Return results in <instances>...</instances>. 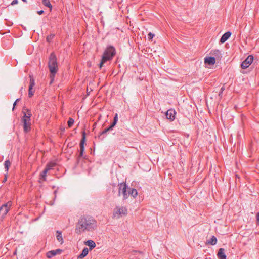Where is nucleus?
I'll return each instance as SVG.
<instances>
[{
	"label": "nucleus",
	"instance_id": "obj_12",
	"mask_svg": "<svg viewBox=\"0 0 259 259\" xmlns=\"http://www.w3.org/2000/svg\"><path fill=\"white\" fill-rule=\"evenodd\" d=\"M217 256L219 259H226L225 249L224 248H220L217 253Z\"/></svg>",
	"mask_w": 259,
	"mask_h": 259
},
{
	"label": "nucleus",
	"instance_id": "obj_34",
	"mask_svg": "<svg viewBox=\"0 0 259 259\" xmlns=\"http://www.w3.org/2000/svg\"><path fill=\"white\" fill-rule=\"evenodd\" d=\"M5 20L6 21V24L8 26H11L13 24V22L8 21L7 19H6Z\"/></svg>",
	"mask_w": 259,
	"mask_h": 259
},
{
	"label": "nucleus",
	"instance_id": "obj_19",
	"mask_svg": "<svg viewBox=\"0 0 259 259\" xmlns=\"http://www.w3.org/2000/svg\"><path fill=\"white\" fill-rule=\"evenodd\" d=\"M117 121H118V114H117V113H116L114 117V119H113V121L112 123L109 126L110 127V128H112L113 130V128L114 127V126L117 124Z\"/></svg>",
	"mask_w": 259,
	"mask_h": 259
},
{
	"label": "nucleus",
	"instance_id": "obj_40",
	"mask_svg": "<svg viewBox=\"0 0 259 259\" xmlns=\"http://www.w3.org/2000/svg\"><path fill=\"white\" fill-rule=\"evenodd\" d=\"M224 90V88L223 87H222L221 88V90H220V92L219 93V95L220 96L221 94L222 93L223 91Z\"/></svg>",
	"mask_w": 259,
	"mask_h": 259
},
{
	"label": "nucleus",
	"instance_id": "obj_31",
	"mask_svg": "<svg viewBox=\"0 0 259 259\" xmlns=\"http://www.w3.org/2000/svg\"><path fill=\"white\" fill-rule=\"evenodd\" d=\"M132 253H133V255H134L135 256L138 255L137 257H139V255H141L142 254V252L141 251H137V250H133Z\"/></svg>",
	"mask_w": 259,
	"mask_h": 259
},
{
	"label": "nucleus",
	"instance_id": "obj_44",
	"mask_svg": "<svg viewBox=\"0 0 259 259\" xmlns=\"http://www.w3.org/2000/svg\"><path fill=\"white\" fill-rule=\"evenodd\" d=\"M20 99L18 98V99H17L16 100L15 102H16L17 103L19 101H20Z\"/></svg>",
	"mask_w": 259,
	"mask_h": 259
},
{
	"label": "nucleus",
	"instance_id": "obj_26",
	"mask_svg": "<svg viewBox=\"0 0 259 259\" xmlns=\"http://www.w3.org/2000/svg\"><path fill=\"white\" fill-rule=\"evenodd\" d=\"M56 164L53 162H50L47 164L45 168H48V171L52 169L55 166Z\"/></svg>",
	"mask_w": 259,
	"mask_h": 259
},
{
	"label": "nucleus",
	"instance_id": "obj_8",
	"mask_svg": "<svg viewBox=\"0 0 259 259\" xmlns=\"http://www.w3.org/2000/svg\"><path fill=\"white\" fill-rule=\"evenodd\" d=\"M176 112L174 109H170L165 112L166 118L170 121H172L175 119Z\"/></svg>",
	"mask_w": 259,
	"mask_h": 259
},
{
	"label": "nucleus",
	"instance_id": "obj_1",
	"mask_svg": "<svg viewBox=\"0 0 259 259\" xmlns=\"http://www.w3.org/2000/svg\"><path fill=\"white\" fill-rule=\"evenodd\" d=\"M97 227V221L92 217L83 215L81 217L75 226V232L78 234L87 232H93Z\"/></svg>",
	"mask_w": 259,
	"mask_h": 259
},
{
	"label": "nucleus",
	"instance_id": "obj_24",
	"mask_svg": "<svg viewBox=\"0 0 259 259\" xmlns=\"http://www.w3.org/2000/svg\"><path fill=\"white\" fill-rule=\"evenodd\" d=\"M48 171V168H45L40 175V179H42L43 181H46V174Z\"/></svg>",
	"mask_w": 259,
	"mask_h": 259
},
{
	"label": "nucleus",
	"instance_id": "obj_7",
	"mask_svg": "<svg viewBox=\"0 0 259 259\" xmlns=\"http://www.w3.org/2000/svg\"><path fill=\"white\" fill-rule=\"evenodd\" d=\"M253 56L249 55L241 64V67L242 69H246L252 63L253 61Z\"/></svg>",
	"mask_w": 259,
	"mask_h": 259
},
{
	"label": "nucleus",
	"instance_id": "obj_15",
	"mask_svg": "<svg viewBox=\"0 0 259 259\" xmlns=\"http://www.w3.org/2000/svg\"><path fill=\"white\" fill-rule=\"evenodd\" d=\"M128 194H129V196L131 195L135 198L137 196L138 193L136 189L129 187L128 189Z\"/></svg>",
	"mask_w": 259,
	"mask_h": 259
},
{
	"label": "nucleus",
	"instance_id": "obj_14",
	"mask_svg": "<svg viewBox=\"0 0 259 259\" xmlns=\"http://www.w3.org/2000/svg\"><path fill=\"white\" fill-rule=\"evenodd\" d=\"M88 253L89 249L87 247L84 248L81 254L77 256V259H82L88 255Z\"/></svg>",
	"mask_w": 259,
	"mask_h": 259
},
{
	"label": "nucleus",
	"instance_id": "obj_16",
	"mask_svg": "<svg viewBox=\"0 0 259 259\" xmlns=\"http://www.w3.org/2000/svg\"><path fill=\"white\" fill-rule=\"evenodd\" d=\"M112 130V129L110 128V126L105 128L102 132L100 133V134L99 135V138L103 139L105 137V135H106L107 132Z\"/></svg>",
	"mask_w": 259,
	"mask_h": 259
},
{
	"label": "nucleus",
	"instance_id": "obj_2",
	"mask_svg": "<svg viewBox=\"0 0 259 259\" xmlns=\"http://www.w3.org/2000/svg\"><path fill=\"white\" fill-rule=\"evenodd\" d=\"M48 67L49 71L50 72V84H52L54 81L55 74L58 71V64L57 61V58L55 54L52 53L49 58L48 61Z\"/></svg>",
	"mask_w": 259,
	"mask_h": 259
},
{
	"label": "nucleus",
	"instance_id": "obj_27",
	"mask_svg": "<svg viewBox=\"0 0 259 259\" xmlns=\"http://www.w3.org/2000/svg\"><path fill=\"white\" fill-rule=\"evenodd\" d=\"M30 77V85L29 87L33 88V87L35 85V81L34 80L31 75H29Z\"/></svg>",
	"mask_w": 259,
	"mask_h": 259
},
{
	"label": "nucleus",
	"instance_id": "obj_17",
	"mask_svg": "<svg viewBox=\"0 0 259 259\" xmlns=\"http://www.w3.org/2000/svg\"><path fill=\"white\" fill-rule=\"evenodd\" d=\"M217 239L214 236H211V237L207 240V243L211 245H214L217 244Z\"/></svg>",
	"mask_w": 259,
	"mask_h": 259
},
{
	"label": "nucleus",
	"instance_id": "obj_25",
	"mask_svg": "<svg viewBox=\"0 0 259 259\" xmlns=\"http://www.w3.org/2000/svg\"><path fill=\"white\" fill-rule=\"evenodd\" d=\"M56 251L55 250H51L50 251H48L46 253V256L48 258H51L52 257L55 256L56 255V253L55 252Z\"/></svg>",
	"mask_w": 259,
	"mask_h": 259
},
{
	"label": "nucleus",
	"instance_id": "obj_11",
	"mask_svg": "<svg viewBox=\"0 0 259 259\" xmlns=\"http://www.w3.org/2000/svg\"><path fill=\"white\" fill-rule=\"evenodd\" d=\"M231 33L230 31L225 32L220 39V42L224 43L231 36Z\"/></svg>",
	"mask_w": 259,
	"mask_h": 259
},
{
	"label": "nucleus",
	"instance_id": "obj_32",
	"mask_svg": "<svg viewBox=\"0 0 259 259\" xmlns=\"http://www.w3.org/2000/svg\"><path fill=\"white\" fill-rule=\"evenodd\" d=\"M54 35H52V34H51L49 36H48L47 37V41L48 42H50V40L54 37Z\"/></svg>",
	"mask_w": 259,
	"mask_h": 259
},
{
	"label": "nucleus",
	"instance_id": "obj_41",
	"mask_svg": "<svg viewBox=\"0 0 259 259\" xmlns=\"http://www.w3.org/2000/svg\"><path fill=\"white\" fill-rule=\"evenodd\" d=\"M153 35H154L152 34L151 33H149L148 34V37H149V38H152L153 37Z\"/></svg>",
	"mask_w": 259,
	"mask_h": 259
},
{
	"label": "nucleus",
	"instance_id": "obj_3",
	"mask_svg": "<svg viewBox=\"0 0 259 259\" xmlns=\"http://www.w3.org/2000/svg\"><path fill=\"white\" fill-rule=\"evenodd\" d=\"M115 54V48L112 46H108L103 54L101 61L100 63V68H101L105 62L112 60Z\"/></svg>",
	"mask_w": 259,
	"mask_h": 259
},
{
	"label": "nucleus",
	"instance_id": "obj_43",
	"mask_svg": "<svg viewBox=\"0 0 259 259\" xmlns=\"http://www.w3.org/2000/svg\"><path fill=\"white\" fill-rule=\"evenodd\" d=\"M57 190H55V191L54 192V194H55V197H54V199H55V198H56V193H57Z\"/></svg>",
	"mask_w": 259,
	"mask_h": 259
},
{
	"label": "nucleus",
	"instance_id": "obj_13",
	"mask_svg": "<svg viewBox=\"0 0 259 259\" xmlns=\"http://www.w3.org/2000/svg\"><path fill=\"white\" fill-rule=\"evenodd\" d=\"M84 244L89 246L90 250H92L96 247V244L95 242L92 240H89L84 242Z\"/></svg>",
	"mask_w": 259,
	"mask_h": 259
},
{
	"label": "nucleus",
	"instance_id": "obj_47",
	"mask_svg": "<svg viewBox=\"0 0 259 259\" xmlns=\"http://www.w3.org/2000/svg\"><path fill=\"white\" fill-rule=\"evenodd\" d=\"M23 2H26V0H22Z\"/></svg>",
	"mask_w": 259,
	"mask_h": 259
},
{
	"label": "nucleus",
	"instance_id": "obj_9",
	"mask_svg": "<svg viewBox=\"0 0 259 259\" xmlns=\"http://www.w3.org/2000/svg\"><path fill=\"white\" fill-rule=\"evenodd\" d=\"M85 140V133L84 131L82 133V138L79 143L80 151L81 152H84V144Z\"/></svg>",
	"mask_w": 259,
	"mask_h": 259
},
{
	"label": "nucleus",
	"instance_id": "obj_6",
	"mask_svg": "<svg viewBox=\"0 0 259 259\" xmlns=\"http://www.w3.org/2000/svg\"><path fill=\"white\" fill-rule=\"evenodd\" d=\"M12 205L11 201H8V202L3 204L0 207V218L1 219H3L8 211L10 210V208Z\"/></svg>",
	"mask_w": 259,
	"mask_h": 259
},
{
	"label": "nucleus",
	"instance_id": "obj_18",
	"mask_svg": "<svg viewBox=\"0 0 259 259\" xmlns=\"http://www.w3.org/2000/svg\"><path fill=\"white\" fill-rule=\"evenodd\" d=\"M56 238L57 240L59 242H61V244L63 242V239L62 236V233L61 231H56Z\"/></svg>",
	"mask_w": 259,
	"mask_h": 259
},
{
	"label": "nucleus",
	"instance_id": "obj_20",
	"mask_svg": "<svg viewBox=\"0 0 259 259\" xmlns=\"http://www.w3.org/2000/svg\"><path fill=\"white\" fill-rule=\"evenodd\" d=\"M117 121H118V114H117V113H116L114 117V119H113V121L112 123L109 126L110 127V128H112L113 130V128L114 127V126L117 124Z\"/></svg>",
	"mask_w": 259,
	"mask_h": 259
},
{
	"label": "nucleus",
	"instance_id": "obj_28",
	"mask_svg": "<svg viewBox=\"0 0 259 259\" xmlns=\"http://www.w3.org/2000/svg\"><path fill=\"white\" fill-rule=\"evenodd\" d=\"M74 122V121L73 118H69L67 121V125H68V127H69V128L71 127L72 126V125L73 124Z\"/></svg>",
	"mask_w": 259,
	"mask_h": 259
},
{
	"label": "nucleus",
	"instance_id": "obj_39",
	"mask_svg": "<svg viewBox=\"0 0 259 259\" xmlns=\"http://www.w3.org/2000/svg\"><path fill=\"white\" fill-rule=\"evenodd\" d=\"M7 175H8V174H7H7L5 175V176L4 179L3 180V183H5V182L7 181Z\"/></svg>",
	"mask_w": 259,
	"mask_h": 259
},
{
	"label": "nucleus",
	"instance_id": "obj_10",
	"mask_svg": "<svg viewBox=\"0 0 259 259\" xmlns=\"http://www.w3.org/2000/svg\"><path fill=\"white\" fill-rule=\"evenodd\" d=\"M204 63L209 65H214L215 63V58L214 57H206L204 59Z\"/></svg>",
	"mask_w": 259,
	"mask_h": 259
},
{
	"label": "nucleus",
	"instance_id": "obj_4",
	"mask_svg": "<svg viewBox=\"0 0 259 259\" xmlns=\"http://www.w3.org/2000/svg\"><path fill=\"white\" fill-rule=\"evenodd\" d=\"M27 112L23 111L24 115L22 119V121L23 124L24 131L25 133H28L30 131L31 127V124L30 123V118L32 115L31 111L29 109H26Z\"/></svg>",
	"mask_w": 259,
	"mask_h": 259
},
{
	"label": "nucleus",
	"instance_id": "obj_37",
	"mask_svg": "<svg viewBox=\"0 0 259 259\" xmlns=\"http://www.w3.org/2000/svg\"><path fill=\"white\" fill-rule=\"evenodd\" d=\"M83 154V152H81V151H79V155H78V158H80V157H82Z\"/></svg>",
	"mask_w": 259,
	"mask_h": 259
},
{
	"label": "nucleus",
	"instance_id": "obj_21",
	"mask_svg": "<svg viewBox=\"0 0 259 259\" xmlns=\"http://www.w3.org/2000/svg\"><path fill=\"white\" fill-rule=\"evenodd\" d=\"M117 121H118V114H117V113H116L114 117V119H113V121L112 123L109 126L110 127V128H112L113 130V128L114 127V126L117 124Z\"/></svg>",
	"mask_w": 259,
	"mask_h": 259
},
{
	"label": "nucleus",
	"instance_id": "obj_46",
	"mask_svg": "<svg viewBox=\"0 0 259 259\" xmlns=\"http://www.w3.org/2000/svg\"><path fill=\"white\" fill-rule=\"evenodd\" d=\"M64 130H65V129H64V128H61V131H64Z\"/></svg>",
	"mask_w": 259,
	"mask_h": 259
},
{
	"label": "nucleus",
	"instance_id": "obj_36",
	"mask_svg": "<svg viewBox=\"0 0 259 259\" xmlns=\"http://www.w3.org/2000/svg\"><path fill=\"white\" fill-rule=\"evenodd\" d=\"M55 251H55V252L56 253V254H60L62 252V250H61L60 249H57L56 250H55Z\"/></svg>",
	"mask_w": 259,
	"mask_h": 259
},
{
	"label": "nucleus",
	"instance_id": "obj_35",
	"mask_svg": "<svg viewBox=\"0 0 259 259\" xmlns=\"http://www.w3.org/2000/svg\"><path fill=\"white\" fill-rule=\"evenodd\" d=\"M18 3V0H13L11 2L12 5H14L15 4H17Z\"/></svg>",
	"mask_w": 259,
	"mask_h": 259
},
{
	"label": "nucleus",
	"instance_id": "obj_23",
	"mask_svg": "<svg viewBox=\"0 0 259 259\" xmlns=\"http://www.w3.org/2000/svg\"><path fill=\"white\" fill-rule=\"evenodd\" d=\"M11 162L9 160H7L5 161L4 167H5V171H6L7 173H8V170H9L10 166H11Z\"/></svg>",
	"mask_w": 259,
	"mask_h": 259
},
{
	"label": "nucleus",
	"instance_id": "obj_38",
	"mask_svg": "<svg viewBox=\"0 0 259 259\" xmlns=\"http://www.w3.org/2000/svg\"><path fill=\"white\" fill-rule=\"evenodd\" d=\"M37 14L39 15H41L43 14L44 11L43 10H40L37 12Z\"/></svg>",
	"mask_w": 259,
	"mask_h": 259
},
{
	"label": "nucleus",
	"instance_id": "obj_42",
	"mask_svg": "<svg viewBox=\"0 0 259 259\" xmlns=\"http://www.w3.org/2000/svg\"><path fill=\"white\" fill-rule=\"evenodd\" d=\"M16 104H17V102L15 101L14 103H13V107L12 110H14V108H15Z\"/></svg>",
	"mask_w": 259,
	"mask_h": 259
},
{
	"label": "nucleus",
	"instance_id": "obj_29",
	"mask_svg": "<svg viewBox=\"0 0 259 259\" xmlns=\"http://www.w3.org/2000/svg\"><path fill=\"white\" fill-rule=\"evenodd\" d=\"M34 90L33 89V88L29 87L28 91V96L31 98L34 95Z\"/></svg>",
	"mask_w": 259,
	"mask_h": 259
},
{
	"label": "nucleus",
	"instance_id": "obj_5",
	"mask_svg": "<svg viewBox=\"0 0 259 259\" xmlns=\"http://www.w3.org/2000/svg\"><path fill=\"white\" fill-rule=\"evenodd\" d=\"M118 196L123 195V200H126L129 196L128 194V186L125 183H120L118 184Z\"/></svg>",
	"mask_w": 259,
	"mask_h": 259
},
{
	"label": "nucleus",
	"instance_id": "obj_45",
	"mask_svg": "<svg viewBox=\"0 0 259 259\" xmlns=\"http://www.w3.org/2000/svg\"><path fill=\"white\" fill-rule=\"evenodd\" d=\"M53 204H54V202H50V205H53Z\"/></svg>",
	"mask_w": 259,
	"mask_h": 259
},
{
	"label": "nucleus",
	"instance_id": "obj_33",
	"mask_svg": "<svg viewBox=\"0 0 259 259\" xmlns=\"http://www.w3.org/2000/svg\"><path fill=\"white\" fill-rule=\"evenodd\" d=\"M256 225H259V212H257L256 214Z\"/></svg>",
	"mask_w": 259,
	"mask_h": 259
},
{
	"label": "nucleus",
	"instance_id": "obj_30",
	"mask_svg": "<svg viewBox=\"0 0 259 259\" xmlns=\"http://www.w3.org/2000/svg\"><path fill=\"white\" fill-rule=\"evenodd\" d=\"M42 2L45 6H46L49 8L52 7L51 4L49 0H42Z\"/></svg>",
	"mask_w": 259,
	"mask_h": 259
},
{
	"label": "nucleus",
	"instance_id": "obj_22",
	"mask_svg": "<svg viewBox=\"0 0 259 259\" xmlns=\"http://www.w3.org/2000/svg\"><path fill=\"white\" fill-rule=\"evenodd\" d=\"M127 210L126 208H125V207H122L121 208H118L117 213H118L120 215L121 214L125 215L127 214Z\"/></svg>",
	"mask_w": 259,
	"mask_h": 259
}]
</instances>
